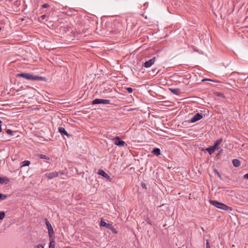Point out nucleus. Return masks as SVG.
I'll list each match as a JSON object with an SVG mask.
<instances>
[{
  "label": "nucleus",
  "mask_w": 248,
  "mask_h": 248,
  "mask_svg": "<svg viewBox=\"0 0 248 248\" xmlns=\"http://www.w3.org/2000/svg\"><path fill=\"white\" fill-rule=\"evenodd\" d=\"M5 216V213L4 211L0 212V220H2Z\"/></svg>",
  "instance_id": "6ab92c4d"
},
{
  "label": "nucleus",
  "mask_w": 248,
  "mask_h": 248,
  "mask_svg": "<svg viewBox=\"0 0 248 248\" xmlns=\"http://www.w3.org/2000/svg\"><path fill=\"white\" fill-rule=\"evenodd\" d=\"M215 172L217 174V175L219 177H220V174L219 173V172L216 170H214Z\"/></svg>",
  "instance_id": "cd10ccee"
},
{
  "label": "nucleus",
  "mask_w": 248,
  "mask_h": 248,
  "mask_svg": "<svg viewBox=\"0 0 248 248\" xmlns=\"http://www.w3.org/2000/svg\"><path fill=\"white\" fill-rule=\"evenodd\" d=\"M18 77H22L30 80H43L44 78L39 77L30 73H20L16 75Z\"/></svg>",
  "instance_id": "f257e3e1"
},
{
  "label": "nucleus",
  "mask_w": 248,
  "mask_h": 248,
  "mask_svg": "<svg viewBox=\"0 0 248 248\" xmlns=\"http://www.w3.org/2000/svg\"><path fill=\"white\" fill-rule=\"evenodd\" d=\"M203 80H211L210 79H204Z\"/></svg>",
  "instance_id": "2f4dec72"
},
{
  "label": "nucleus",
  "mask_w": 248,
  "mask_h": 248,
  "mask_svg": "<svg viewBox=\"0 0 248 248\" xmlns=\"http://www.w3.org/2000/svg\"><path fill=\"white\" fill-rule=\"evenodd\" d=\"M34 248H44L42 245H38L35 246L34 247Z\"/></svg>",
  "instance_id": "393cba45"
},
{
  "label": "nucleus",
  "mask_w": 248,
  "mask_h": 248,
  "mask_svg": "<svg viewBox=\"0 0 248 248\" xmlns=\"http://www.w3.org/2000/svg\"><path fill=\"white\" fill-rule=\"evenodd\" d=\"M209 202L213 205L220 209L225 211L232 210V208L228 206L227 205H225V204L222 202H218V201L210 200Z\"/></svg>",
  "instance_id": "f03ea898"
},
{
  "label": "nucleus",
  "mask_w": 248,
  "mask_h": 248,
  "mask_svg": "<svg viewBox=\"0 0 248 248\" xmlns=\"http://www.w3.org/2000/svg\"><path fill=\"white\" fill-rule=\"evenodd\" d=\"M64 171H53L48 173H46L45 174V176L49 179H51L54 178H56L59 176V175H63L64 174Z\"/></svg>",
  "instance_id": "7ed1b4c3"
},
{
  "label": "nucleus",
  "mask_w": 248,
  "mask_h": 248,
  "mask_svg": "<svg viewBox=\"0 0 248 248\" xmlns=\"http://www.w3.org/2000/svg\"><path fill=\"white\" fill-rule=\"evenodd\" d=\"M7 197L6 195L0 193V200H4Z\"/></svg>",
  "instance_id": "412c9836"
},
{
  "label": "nucleus",
  "mask_w": 248,
  "mask_h": 248,
  "mask_svg": "<svg viewBox=\"0 0 248 248\" xmlns=\"http://www.w3.org/2000/svg\"><path fill=\"white\" fill-rule=\"evenodd\" d=\"M152 153L156 155H158L160 154V150L159 148H154L152 151Z\"/></svg>",
  "instance_id": "dca6fc26"
},
{
  "label": "nucleus",
  "mask_w": 248,
  "mask_h": 248,
  "mask_svg": "<svg viewBox=\"0 0 248 248\" xmlns=\"http://www.w3.org/2000/svg\"><path fill=\"white\" fill-rule=\"evenodd\" d=\"M222 139H220L217 140L215 142L214 145H213L212 146H211L209 148H206V150L207 151H208V152L209 153V154L210 155L213 154L214 152V151H215V150L217 148L218 146L222 142Z\"/></svg>",
  "instance_id": "20e7f679"
},
{
  "label": "nucleus",
  "mask_w": 248,
  "mask_h": 248,
  "mask_svg": "<svg viewBox=\"0 0 248 248\" xmlns=\"http://www.w3.org/2000/svg\"><path fill=\"white\" fill-rule=\"evenodd\" d=\"M156 61V58L154 57L152 59H150L149 61H147L144 62V66L145 68L150 67L152 65H153Z\"/></svg>",
  "instance_id": "6e6552de"
},
{
  "label": "nucleus",
  "mask_w": 248,
  "mask_h": 248,
  "mask_svg": "<svg viewBox=\"0 0 248 248\" xmlns=\"http://www.w3.org/2000/svg\"><path fill=\"white\" fill-rule=\"evenodd\" d=\"M49 6V5L48 4H44L43 5L42 7L44 8H48Z\"/></svg>",
  "instance_id": "bb28decb"
},
{
  "label": "nucleus",
  "mask_w": 248,
  "mask_h": 248,
  "mask_svg": "<svg viewBox=\"0 0 248 248\" xmlns=\"http://www.w3.org/2000/svg\"><path fill=\"white\" fill-rule=\"evenodd\" d=\"M10 182L9 179L6 177H0V184L7 185Z\"/></svg>",
  "instance_id": "9d476101"
},
{
  "label": "nucleus",
  "mask_w": 248,
  "mask_h": 248,
  "mask_svg": "<svg viewBox=\"0 0 248 248\" xmlns=\"http://www.w3.org/2000/svg\"><path fill=\"white\" fill-rule=\"evenodd\" d=\"M172 93L176 94V95H179L181 93V91L178 88H175V89H172L170 88L169 89Z\"/></svg>",
  "instance_id": "ddd939ff"
},
{
  "label": "nucleus",
  "mask_w": 248,
  "mask_h": 248,
  "mask_svg": "<svg viewBox=\"0 0 248 248\" xmlns=\"http://www.w3.org/2000/svg\"><path fill=\"white\" fill-rule=\"evenodd\" d=\"M59 131L62 134L65 135L67 136L68 137L70 136V135L68 134V133L66 131V130H65L64 128H63V127H59Z\"/></svg>",
  "instance_id": "4468645a"
},
{
  "label": "nucleus",
  "mask_w": 248,
  "mask_h": 248,
  "mask_svg": "<svg viewBox=\"0 0 248 248\" xmlns=\"http://www.w3.org/2000/svg\"><path fill=\"white\" fill-rule=\"evenodd\" d=\"M38 156L39 157H40V158H41V159H46V160H49V157L48 156H46V155H45L39 154L38 155Z\"/></svg>",
  "instance_id": "a211bd4d"
},
{
  "label": "nucleus",
  "mask_w": 248,
  "mask_h": 248,
  "mask_svg": "<svg viewBox=\"0 0 248 248\" xmlns=\"http://www.w3.org/2000/svg\"><path fill=\"white\" fill-rule=\"evenodd\" d=\"M244 178L248 179V173L244 175Z\"/></svg>",
  "instance_id": "c85d7f7f"
},
{
  "label": "nucleus",
  "mask_w": 248,
  "mask_h": 248,
  "mask_svg": "<svg viewBox=\"0 0 248 248\" xmlns=\"http://www.w3.org/2000/svg\"><path fill=\"white\" fill-rule=\"evenodd\" d=\"M55 242L54 239H52L50 240L49 244V248H55Z\"/></svg>",
  "instance_id": "f3484780"
},
{
  "label": "nucleus",
  "mask_w": 248,
  "mask_h": 248,
  "mask_svg": "<svg viewBox=\"0 0 248 248\" xmlns=\"http://www.w3.org/2000/svg\"><path fill=\"white\" fill-rule=\"evenodd\" d=\"M6 133L9 135H12V133H13V131L10 129H7L6 130Z\"/></svg>",
  "instance_id": "5701e85b"
},
{
  "label": "nucleus",
  "mask_w": 248,
  "mask_h": 248,
  "mask_svg": "<svg viewBox=\"0 0 248 248\" xmlns=\"http://www.w3.org/2000/svg\"><path fill=\"white\" fill-rule=\"evenodd\" d=\"M113 141L115 145L119 146H124L125 144L124 141L121 140L120 138L117 137L113 139Z\"/></svg>",
  "instance_id": "0eeeda50"
},
{
  "label": "nucleus",
  "mask_w": 248,
  "mask_h": 248,
  "mask_svg": "<svg viewBox=\"0 0 248 248\" xmlns=\"http://www.w3.org/2000/svg\"><path fill=\"white\" fill-rule=\"evenodd\" d=\"M110 101L108 99H95L93 101V104H109Z\"/></svg>",
  "instance_id": "39448f33"
},
{
  "label": "nucleus",
  "mask_w": 248,
  "mask_h": 248,
  "mask_svg": "<svg viewBox=\"0 0 248 248\" xmlns=\"http://www.w3.org/2000/svg\"><path fill=\"white\" fill-rule=\"evenodd\" d=\"M46 17V15H42V16H41V18L43 19L45 18V17Z\"/></svg>",
  "instance_id": "c756f323"
},
{
  "label": "nucleus",
  "mask_w": 248,
  "mask_h": 248,
  "mask_svg": "<svg viewBox=\"0 0 248 248\" xmlns=\"http://www.w3.org/2000/svg\"><path fill=\"white\" fill-rule=\"evenodd\" d=\"M111 224L109 223H106L105 220L103 219H101L100 221V226L104 227L106 228L109 229L111 228Z\"/></svg>",
  "instance_id": "9b49d317"
},
{
  "label": "nucleus",
  "mask_w": 248,
  "mask_h": 248,
  "mask_svg": "<svg viewBox=\"0 0 248 248\" xmlns=\"http://www.w3.org/2000/svg\"><path fill=\"white\" fill-rule=\"evenodd\" d=\"M206 248H211L210 243L208 240H206Z\"/></svg>",
  "instance_id": "4be33fe9"
},
{
  "label": "nucleus",
  "mask_w": 248,
  "mask_h": 248,
  "mask_svg": "<svg viewBox=\"0 0 248 248\" xmlns=\"http://www.w3.org/2000/svg\"><path fill=\"white\" fill-rule=\"evenodd\" d=\"M22 163L23 164L22 166H26L30 165V162L28 160H25L22 162Z\"/></svg>",
  "instance_id": "aec40b11"
},
{
  "label": "nucleus",
  "mask_w": 248,
  "mask_h": 248,
  "mask_svg": "<svg viewBox=\"0 0 248 248\" xmlns=\"http://www.w3.org/2000/svg\"><path fill=\"white\" fill-rule=\"evenodd\" d=\"M126 90L127 91V92L129 93H131L133 91V90L131 88H126Z\"/></svg>",
  "instance_id": "a878e982"
},
{
  "label": "nucleus",
  "mask_w": 248,
  "mask_h": 248,
  "mask_svg": "<svg viewBox=\"0 0 248 248\" xmlns=\"http://www.w3.org/2000/svg\"><path fill=\"white\" fill-rule=\"evenodd\" d=\"M233 165L235 167H238L240 166L241 163L240 161L237 159H234L232 161Z\"/></svg>",
  "instance_id": "2eb2a0df"
},
{
  "label": "nucleus",
  "mask_w": 248,
  "mask_h": 248,
  "mask_svg": "<svg viewBox=\"0 0 248 248\" xmlns=\"http://www.w3.org/2000/svg\"><path fill=\"white\" fill-rule=\"evenodd\" d=\"M45 223H46V225L47 227V228L48 229V234L50 236H51L52 235L54 234L53 229L51 225L50 224V223L49 222V221H48V220L46 218L45 219Z\"/></svg>",
  "instance_id": "423d86ee"
},
{
  "label": "nucleus",
  "mask_w": 248,
  "mask_h": 248,
  "mask_svg": "<svg viewBox=\"0 0 248 248\" xmlns=\"http://www.w3.org/2000/svg\"><path fill=\"white\" fill-rule=\"evenodd\" d=\"M1 121L0 120V132L1 131Z\"/></svg>",
  "instance_id": "7c9ffc66"
},
{
  "label": "nucleus",
  "mask_w": 248,
  "mask_h": 248,
  "mask_svg": "<svg viewBox=\"0 0 248 248\" xmlns=\"http://www.w3.org/2000/svg\"><path fill=\"white\" fill-rule=\"evenodd\" d=\"M109 229H110L112 232L115 233H117V232L116 230L113 228V227L111 225V228H109Z\"/></svg>",
  "instance_id": "b1692460"
},
{
  "label": "nucleus",
  "mask_w": 248,
  "mask_h": 248,
  "mask_svg": "<svg viewBox=\"0 0 248 248\" xmlns=\"http://www.w3.org/2000/svg\"><path fill=\"white\" fill-rule=\"evenodd\" d=\"M202 118V114L197 113H196L191 119L190 122L191 123H195Z\"/></svg>",
  "instance_id": "1a4fd4ad"
},
{
  "label": "nucleus",
  "mask_w": 248,
  "mask_h": 248,
  "mask_svg": "<svg viewBox=\"0 0 248 248\" xmlns=\"http://www.w3.org/2000/svg\"><path fill=\"white\" fill-rule=\"evenodd\" d=\"M98 174L101 176H102L104 178L109 179V176L108 175L102 170H99L98 172Z\"/></svg>",
  "instance_id": "f8f14e48"
}]
</instances>
